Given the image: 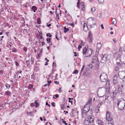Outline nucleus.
<instances>
[{
	"label": "nucleus",
	"mask_w": 125,
	"mask_h": 125,
	"mask_svg": "<svg viewBox=\"0 0 125 125\" xmlns=\"http://www.w3.org/2000/svg\"><path fill=\"white\" fill-rule=\"evenodd\" d=\"M107 60V55L105 54L103 56L102 58L101 61L102 63H104L105 62L106 60Z\"/></svg>",
	"instance_id": "9"
},
{
	"label": "nucleus",
	"mask_w": 125,
	"mask_h": 125,
	"mask_svg": "<svg viewBox=\"0 0 125 125\" xmlns=\"http://www.w3.org/2000/svg\"><path fill=\"white\" fill-rule=\"evenodd\" d=\"M87 23L90 27L93 25H96V20L93 18L91 17L87 19Z\"/></svg>",
	"instance_id": "1"
},
{
	"label": "nucleus",
	"mask_w": 125,
	"mask_h": 125,
	"mask_svg": "<svg viewBox=\"0 0 125 125\" xmlns=\"http://www.w3.org/2000/svg\"><path fill=\"white\" fill-rule=\"evenodd\" d=\"M65 103L63 102L62 103V104H61V109L62 110H64L65 107Z\"/></svg>",
	"instance_id": "20"
},
{
	"label": "nucleus",
	"mask_w": 125,
	"mask_h": 125,
	"mask_svg": "<svg viewBox=\"0 0 125 125\" xmlns=\"http://www.w3.org/2000/svg\"><path fill=\"white\" fill-rule=\"evenodd\" d=\"M92 62V63H94L96 66L98 65L99 64V62L97 56H94L93 57Z\"/></svg>",
	"instance_id": "4"
},
{
	"label": "nucleus",
	"mask_w": 125,
	"mask_h": 125,
	"mask_svg": "<svg viewBox=\"0 0 125 125\" xmlns=\"http://www.w3.org/2000/svg\"><path fill=\"white\" fill-rule=\"evenodd\" d=\"M23 50L24 51L26 52L27 50V48L26 47H24L23 49Z\"/></svg>",
	"instance_id": "45"
},
{
	"label": "nucleus",
	"mask_w": 125,
	"mask_h": 125,
	"mask_svg": "<svg viewBox=\"0 0 125 125\" xmlns=\"http://www.w3.org/2000/svg\"><path fill=\"white\" fill-rule=\"evenodd\" d=\"M112 23L113 25H114L115 26V24L117 23L116 20L114 18L112 19Z\"/></svg>",
	"instance_id": "18"
},
{
	"label": "nucleus",
	"mask_w": 125,
	"mask_h": 125,
	"mask_svg": "<svg viewBox=\"0 0 125 125\" xmlns=\"http://www.w3.org/2000/svg\"><path fill=\"white\" fill-rule=\"evenodd\" d=\"M106 83L107 84H109V80H107L106 82Z\"/></svg>",
	"instance_id": "62"
},
{
	"label": "nucleus",
	"mask_w": 125,
	"mask_h": 125,
	"mask_svg": "<svg viewBox=\"0 0 125 125\" xmlns=\"http://www.w3.org/2000/svg\"><path fill=\"white\" fill-rule=\"evenodd\" d=\"M46 105H48L49 107H50V104H48V103L47 102H46Z\"/></svg>",
	"instance_id": "57"
},
{
	"label": "nucleus",
	"mask_w": 125,
	"mask_h": 125,
	"mask_svg": "<svg viewBox=\"0 0 125 125\" xmlns=\"http://www.w3.org/2000/svg\"><path fill=\"white\" fill-rule=\"evenodd\" d=\"M83 29L84 31H85L88 30L87 26V24L86 23L84 22L83 25Z\"/></svg>",
	"instance_id": "13"
},
{
	"label": "nucleus",
	"mask_w": 125,
	"mask_h": 125,
	"mask_svg": "<svg viewBox=\"0 0 125 125\" xmlns=\"http://www.w3.org/2000/svg\"><path fill=\"white\" fill-rule=\"evenodd\" d=\"M46 125H51V123L49 122H47L46 124Z\"/></svg>",
	"instance_id": "51"
},
{
	"label": "nucleus",
	"mask_w": 125,
	"mask_h": 125,
	"mask_svg": "<svg viewBox=\"0 0 125 125\" xmlns=\"http://www.w3.org/2000/svg\"><path fill=\"white\" fill-rule=\"evenodd\" d=\"M5 86H6V88H7L8 89H9V88L10 87V85L9 84L6 83L5 84Z\"/></svg>",
	"instance_id": "36"
},
{
	"label": "nucleus",
	"mask_w": 125,
	"mask_h": 125,
	"mask_svg": "<svg viewBox=\"0 0 125 125\" xmlns=\"http://www.w3.org/2000/svg\"><path fill=\"white\" fill-rule=\"evenodd\" d=\"M33 87V85L31 84H30L29 85L28 87V88L29 89H31Z\"/></svg>",
	"instance_id": "31"
},
{
	"label": "nucleus",
	"mask_w": 125,
	"mask_h": 125,
	"mask_svg": "<svg viewBox=\"0 0 125 125\" xmlns=\"http://www.w3.org/2000/svg\"><path fill=\"white\" fill-rule=\"evenodd\" d=\"M74 54H75L74 55V56L75 57H76L77 56V55L76 54L77 53L76 52H74Z\"/></svg>",
	"instance_id": "60"
},
{
	"label": "nucleus",
	"mask_w": 125,
	"mask_h": 125,
	"mask_svg": "<svg viewBox=\"0 0 125 125\" xmlns=\"http://www.w3.org/2000/svg\"><path fill=\"white\" fill-rule=\"evenodd\" d=\"M121 99H122L123 100H124V99L123 98H122L120 100H119V101L117 103V105L118 107H118H119L118 106L119 105L120 102L121 101H122Z\"/></svg>",
	"instance_id": "37"
},
{
	"label": "nucleus",
	"mask_w": 125,
	"mask_h": 125,
	"mask_svg": "<svg viewBox=\"0 0 125 125\" xmlns=\"http://www.w3.org/2000/svg\"><path fill=\"white\" fill-rule=\"evenodd\" d=\"M55 37H56V39L57 40H59V38H58V37H57V34L56 33V34L55 35Z\"/></svg>",
	"instance_id": "59"
},
{
	"label": "nucleus",
	"mask_w": 125,
	"mask_h": 125,
	"mask_svg": "<svg viewBox=\"0 0 125 125\" xmlns=\"http://www.w3.org/2000/svg\"><path fill=\"white\" fill-rule=\"evenodd\" d=\"M59 93H61L62 92V91L61 90V87H60L59 88Z\"/></svg>",
	"instance_id": "46"
},
{
	"label": "nucleus",
	"mask_w": 125,
	"mask_h": 125,
	"mask_svg": "<svg viewBox=\"0 0 125 125\" xmlns=\"http://www.w3.org/2000/svg\"><path fill=\"white\" fill-rule=\"evenodd\" d=\"M31 107H33L34 105V103H32L31 104Z\"/></svg>",
	"instance_id": "58"
},
{
	"label": "nucleus",
	"mask_w": 125,
	"mask_h": 125,
	"mask_svg": "<svg viewBox=\"0 0 125 125\" xmlns=\"http://www.w3.org/2000/svg\"><path fill=\"white\" fill-rule=\"evenodd\" d=\"M90 107H88V106L85 107V105L84 106L83 109L82 110V115L83 118L85 117L86 116V113L89 112Z\"/></svg>",
	"instance_id": "2"
},
{
	"label": "nucleus",
	"mask_w": 125,
	"mask_h": 125,
	"mask_svg": "<svg viewBox=\"0 0 125 125\" xmlns=\"http://www.w3.org/2000/svg\"><path fill=\"white\" fill-rule=\"evenodd\" d=\"M82 46L80 44L79 45L78 49L79 51L80 50V49L82 48Z\"/></svg>",
	"instance_id": "44"
},
{
	"label": "nucleus",
	"mask_w": 125,
	"mask_h": 125,
	"mask_svg": "<svg viewBox=\"0 0 125 125\" xmlns=\"http://www.w3.org/2000/svg\"><path fill=\"white\" fill-rule=\"evenodd\" d=\"M119 67L116 66L115 68V70L117 71L119 70Z\"/></svg>",
	"instance_id": "39"
},
{
	"label": "nucleus",
	"mask_w": 125,
	"mask_h": 125,
	"mask_svg": "<svg viewBox=\"0 0 125 125\" xmlns=\"http://www.w3.org/2000/svg\"><path fill=\"white\" fill-rule=\"evenodd\" d=\"M87 50V49L85 47L83 49L82 52L83 54H84L86 53Z\"/></svg>",
	"instance_id": "23"
},
{
	"label": "nucleus",
	"mask_w": 125,
	"mask_h": 125,
	"mask_svg": "<svg viewBox=\"0 0 125 125\" xmlns=\"http://www.w3.org/2000/svg\"><path fill=\"white\" fill-rule=\"evenodd\" d=\"M98 1L99 4H102L104 3V0H98Z\"/></svg>",
	"instance_id": "26"
},
{
	"label": "nucleus",
	"mask_w": 125,
	"mask_h": 125,
	"mask_svg": "<svg viewBox=\"0 0 125 125\" xmlns=\"http://www.w3.org/2000/svg\"><path fill=\"white\" fill-rule=\"evenodd\" d=\"M99 78L101 82H104L107 78V74L104 72H102L99 76Z\"/></svg>",
	"instance_id": "3"
},
{
	"label": "nucleus",
	"mask_w": 125,
	"mask_h": 125,
	"mask_svg": "<svg viewBox=\"0 0 125 125\" xmlns=\"http://www.w3.org/2000/svg\"><path fill=\"white\" fill-rule=\"evenodd\" d=\"M125 106V103H122L120 104V105L119 107H118L119 109L121 110H122L124 108Z\"/></svg>",
	"instance_id": "10"
},
{
	"label": "nucleus",
	"mask_w": 125,
	"mask_h": 125,
	"mask_svg": "<svg viewBox=\"0 0 125 125\" xmlns=\"http://www.w3.org/2000/svg\"><path fill=\"white\" fill-rule=\"evenodd\" d=\"M92 51L91 49L90 50H88L87 52V54L86 56V57H88L90 56V55L92 53Z\"/></svg>",
	"instance_id": "11"
},
{
	"label": "nucleus",
	"mask_w": 125,
	"mask_h": 125,
	"mask_svg": "<svg viewBox=\"0 0 125 125\" xmlns=\"http://www.w3.org/2000/svg\"><path fill=\"white\" fill-rule=\"evenodd\" d=\"M110 115L109 114V112L108 111H107L106 116V119L107 121H112V118H110Z\"/></svg>",
	"instance_id": "5"
},
{
	"label": "nucleus",
	"mask_w": 125,
	"mask_h": 125,
	"mask_svg": "<svg viewBox=\"0 0 125 125\" xmlns=\"http://www.w3.org/2000/svg\"><path fill=\"white\" fill-rule=\"evenodd\" d=\"M116 66L119 67L121 66V64L120 63L116 62Z\"/></svg>",
	"instance_id": "33"
},
{
	"label": "nucleus",
	"mask_w": 125,
	"mask_h": 125,
	"mask_svg": "<svg viewBox=\"0 0 125 125\" xmlns=\"http://www.w3.org/2000/svg\"><path fill=\"white\" fill-rule=\"evenodd\" d=\"M120 79H121L122 80V81L123 82H124V79L125 78V76H124L123 77V78H121L120 77Z\"/></svg>",
	"instance_id": "52"
},
{
	"label": "nucleus",
	"mask_w": 125,
	"mask_h": 125,
	"mask_svg": "<svg viewBox=\"0 0 125 125\" xmlns=\"http://www.w3.org/2000/svg\"><path fill=\"white\" fill-rule=\"evenodd\" d=\"M59 96V95L58 94H56L54 95V96L53 97V98L54 99H56Z\"/></svg>",
	"instance_id": "30"
},
{
	"label": "nucleus",
	"mask_w": 125,
	"mask_h": 125,
	"mask_svg": "<svg viewBox=\"0 0 125 125\" xmlns=\"http://www.w3.org/2000/svg\"><path fill=\"white\" fill-rule=\"evenodd\" d=\"M64 124H65V125H67V124L66 123V122L65 121H62V122Z\"/></svg>",
	"instance_id": "53"
},
{
	"label": "nucleus",
	"mask_w": 125,
	"mask_h": 125,
	"mask_svg": "<svg viewBox=\"0 0 125 125\" xmlns=\"http://www.w3.org/2000/svg\"><path fill=\"white\" fill-rule=\"evenodd\" d=\"M103 102H100L99 104L97 105L98 106V107H100L101 105L102 104Z\"/></svg>",
	"instance_id": "43"
},
{
	"label": "nucleus",
	"mask_w": 125,
	"mask_h": 125,
	"mask_svg": "<svg viewBox=\"0 0 125 125\" xmlns=\"http://www.w3.org/2000/svg\"><path fill=\"white\" fill-rule=\"evenodd\" d=\"M92 36L91 33L90 32H89L88 35L87 40L89 42L91 43L92 42Z\"/></svg>",
	"instance_id": "6"
},
{
	"label": "nucleus",
	"mask_w": 125,
	"mask_h": 125,
	"mask_svg": "<svg viewBox=\"0 0 125 125\" xmlns=\"http://www.w3.org/2000/svg\"><path fill=\"white\" fill-rule=\"evenodd\" d=\"M101 28L102 29H104V27L103 26V25L102 24L101 25Z\"/></svg>",
	"instance_id": "64"
},
{
	"label": "nucleus",
	"mask_w": 125,
	"mask_h": 125,
	"mask_svg": "<svg viewBox=\"0 0 125 125\" xmlns=\"http://www.w3.org/2000/svg\"><path fill=\"white\" fill-rule=\"evenodd\" d=\"M35 75L34 74V73L31 75V78L33 80H34L35 79Z\"/></svg>",
	"instance_id": "29"
},
{
	"label": "nucleus",
	"mask_w": 125,
	"mask_h": 125,
	"mask_svg": "<svg viewBox=\"0 0 125 125\" xmlns=\"http://www.w3.org/2000/svg\"><path fill=\"white\" fill-rule=\"evenodd\" d=\"M118 93H120V92L121 93L122 90L121 88V85H118Z\"/></svg>",
	"instance_id": "22"
},
{
	"label": "nucleus",
	"mask_w": 125,
	"mask_h": 125,
	"mask_svg": "<svg viewBox=\"0 0 125 125\" xmlns=\"http://www.w3.org/2000/svg\"><path fill=\"white\" fill-rule=\"evenodd\" d=\"M81 3L82 5L81 6V8L82 9V10L83 11L84 10V3L83 2H82Z\"/></svg>",
	"instance_id": "21"
},
{
	"label": "nucleus",
	"mask_w": 125,
	"mask_h": 125,
	"mask_svg": "<svg viewBox=\"0 0 125 125\" xmlns=\"http://www.w3.org/2000/svg\"><path fill=\"white\" fill-rule=\"evenodd\" d=\"M113 81V83L114 84H115L117 83V77L116 75H115L114 76Z\"/></svg>",
	"instance_id": "12"
},
{
	"label": "nucleus",
	"mask_w": 125,
	"mask_h": 125,
	"mask_svg": "<svg viewBox=\"0 0 125 125\" xmlns=\"http://www.w3.org/2000/svg\"><path fill=\"white\" fill-rule=\"evenodd\" d=\"M100 107H98V106H97L95 110V112L97 113L99 112V108Z\"/></svg>",
	"instance_id": "24"
},
{
	"label": "nucleus",
	"mask_w": 125,
	"mask_h": 125,
	"mask_svg": "<svg viewBox=\"0 0 125 125\" xmlns=\"http://www.w3.org/2000/svg\"><path fill=\"white\" fill-rule=\"evenodd\" d=\"M34 104H35V107L36 108L38 107L39 105V103H38V100H36L34 102Z\"/></svg>",
	"instance_id": "17"
},
{
	"label": "nucleus",
	"mask_w": 125,
	"mask_h": 125,
	"mask_svg": "<svg viewBox=\"0 0 125 125\" xmlns=\"http://www.w3.org/2000/svg\"><path fill=\"white\" fill-rule=\"evenodd\" d=\"M69 30L68 28H66L65 27H64V32L65 33L66 32Z\"/></svg>",
	"instance_id": "28"
},
{
	"label": "nucleus",
	"mask_w": 125,
	"mask_h": 125,
	"mask_svg": "<svg viewBox=\"0 0 125 125\" xmlns=\"http://www.w3.org/2000/svg\"><path fill=\"white\" fill-rule=\"evenodd\" d=\"M84 65H83L81 70L82 71L84 69Z\"/></svg>",
	"instance_id": "56"
},
{
	"label": "nucleus",
	"mask_w": 125,
	"mask_h": 125,
	"mask_svg": "<svg viewBox=\"0 0 125 125\" xmlns=\"http://www.w3.org/2000/svg\"><path fill=\"white\" fill-rule=\"evenodd\" d=\"M92 98L90 97L89 99L88 100L87 102V103L85 105V107L88 106V107H90L92 104Z\"/></svg>",
	"instance_id": "8"
},
{
	"label": "nucleus",
	"mask_w": 125,
	"mask_h": 125,
	"mask_svg": "<svg viewBox=\"0 0 125 125\" xmlns=\"http://www.w3.org/2000/svg\"><path fill=\"white\" fill-rule=\"evenodd\" d=\"M41 43L42 44V46H43L45 44V43L44 41H43L42 42H41Z\"/></svg>",
	"instance_id": "63"
},
{
	"label": "nucleus",
	"mask_w": 125,
	"mask_h": 125,
	"mask_svg": "<svg viewBox=\"0 0 125 125\" xmlns=\"http://www.w3.org/2000/svg\"><path fill=\"white\" fill-rule=\"evenodd\" d=\"M86 71H85V72H83V75H86L87 76H88V75H87V74H86Z\"/></svg>",
	"instance_id": "61"
},
{
	"label": "nucleus",
	"mask_w": 125,
	"mask_h": 125,
	"mask_svg": "<svg viewBox=\"0 0 125 125\" xmlns=\"http://www.w3.org/2000/svg\"><path fill=\"white\" fill-rule=\"evenodd\" d=\"M56 18H57V19L58 20L59 19V14H56Z\"/></svg>",
	"instance_id": "55"
},
{
	"label": "nucleus",
	"mask_w": 125,
	"mask_h": 125,
	"mask_svg": "<svg viewBox=\"0 0 125 125\" xmlns=\"http://www.w3.org/2000/svg\"><path fill=\"white\" fill-rule=\"evenodd\" d=\"M46 36L47 37H51L52 36V35H51L50 34V33H48L47 34Z\"/></svg>",
	"instance_id": "38"
},
{
	"label": "nucleus",
	"mask_w": 125,
	"mask_h": 125,
	"mask_svg": "<svg viewBox=\"0 0 125 125\" xmlns=\"http://www.w3.org/2000/svg\"><path fill=\"white\" fill-rule=\"evenodd\" d=\"M93 66L91 64H89L87 67V70H91L92 69Z\"/></svg>",
	"instance_id": "16"
},
{
	"label": "nucleus",
	"mask_w": 125,
	"mask_h": 125,
	"mask_svg": "<svg viewBox=\"0 0 125 125\" xmlns=\"http://www.w3.org/2000/svg\"><path fill=\"white\" fill-rule=\"evenodd\" d=\"M32 9L34 12H35L36 10L37 9V7L34 6L32 7Z\"/></svg>",
	"instance_id": "25"
},
{
	"label": "nucleus",
	"mask_w": 125,
	"mask_h": 125,
	"mask_svg": "<svg viewBox=\"0 0 125 125\" xmlns=\"http://www.w3.org/2000/svg\"><path fill=\"white\" fill-rule=\"evenodd\" d=\"M37 22L39 24L41 23V21L40 18H38L37 19Z\"/></svg>",
	"instance_id": "32"
},
{
	"label": "nucleus",
	"mask_w": 125,
	"mask_h": 125,
	"mask_svg": "<svg viewBox=\"0 0 125 125\" xmlns=\"http://www.w3.org/2000/svg\"><path fill=\"white\" fill-rule=\"evenodd\" d=\"M121 53L120 52H117L114 54V56L115 58H116V59L120 58L121 55Z\"/></svg>",
	"instance_id": "7"
},
{
	"label": "nucleus",
	"mask_w": 125,
	"mask_h": 125,
	"mask_svg": "<svg viewBox=\"0 0 125 125\" xmlns=\"http://www.w3.org/2000/svg\"><path fill=\"white\" fill-rule=\"evenodd\" d=\"M15 64L16 66H18L19 65V63L17 61H15Z\"/></svg>",
	"instance_id": "49"
},
{
	"label": "nucleus",
	"mask_w": 125,
	"mask_h": 125,
	"mask_svg": "<svg viewBox=\"0 0 125 125\" xmlns=\"http://www.w3.org/2000/svg\"><path fill=\"white\" fill-rule=\"evenodd\" d=\"M78 72V71L76 70L74 71L73 73V74H76Z\"/></svg>",
	"instance_id": "40"
},
{
	"label": "nucleus",
	"mask_w": 125,
	"mask_h": 125,
	"mask_svg": "<svg viewBox=\"0 0 125 125\" xmlns=\"http://www.w3.org/2000/svg\"><path fill=\"white\" fill-rule=\"evenodd\" d=\"M5 94H6V95L8 96H10L11 94V92L9 91H6Z\"/></svg>",
	"instance_id": "19"
},
{
	"label": "nucleus",
	"mask_w": 125,
	"mask_h": 125,
	"mask_svg": "<svg viewBox=\"0 0 125 125\" xmlns=\"http://www.w3.org/2000/svg\"><path fill=\"white\" fill-rule=\"evenodd\" d=\"M51 39L50 38H47L46 39V41L47 42H48V43L51 42L50 41Z\"/></svg>",
	"instance_id": "35"
},
{
	"label": "nucleus",
	"mask_w": 125,
	"mask_h": 125,
	"mask_svg": "<svg viewBox=\"0 0 125 125\" xmlns=\"http://www.w3.org/2000/svg\"><path fill=\"white\" fill-rule=\"evenodd\" d=\"M89 122L90 123H91L93 122V118H92L91 116L90 117V118H89Z\"/></svg>",
	"instance_id": "27"
},
{
	"label": "nucleus",
	"mask_w": 125,
	"mask_h": 125,
	"mask_svg": "<svg viewBox=\"0 0 125 125\" xmlns=\"http://www.w3.org/2000/svg\"><path fill=\"white\" fill-rule=\"evenodd\" d=\"M47 83L48 84V85H50V83H51V81H47Z\"/></svg>",
	"instance_id": "50"
},
{
	"label": "nucleus",
	"mask_w": 125,
	"mask_h": 125,
	"mask_svg": "<svg viewBox=\"0 0 125 125\" xmlns=\"http://www.w3.org/2000/svg\"><path fill=\"white\" fill-rule=\"evenodd\" d=\"M97 123L98 125H103L104 123L102 120H101L100 119H98L97 120Z\"/></svg>",
	"instance_id": "14"
},
{
	"label": "nucleus",
	"mask_w": 125,
	"mask_h": 125,
	"mask_svg": "<svg viewBox=\"0 0 125 125\" xmlns=\"http://www.w3.org/2000/svg\"><path fill=\"white\" fill-rule=\"evenodd\" d=\"M54 83H55L56 84H59V82H57V81H54Z\"/></svg>",
	"instance_id": "54"
},
{
	"label": "nucleus",
	"mask_w": 125,
	"mask_h": 125,
	"mask_svg": "<svg viewBox=\"0 0 125 125\" xmlns=\"http://www.w3.org/2000/svg\"><path fill=\"white\" fill-rule=\"evenodd\" d=\"M32 113V112H27V115H31V114Z\"/></svg>",
	"instance_id": "47"
},
{
	"label": "nucleus",
	"mask_w": 125,
	"mask_h": 125,
	"mask_svg": "<svg viewBox=\"0 0 125 125\" xmlns=\"http://www.w3.org/2000/svg\"><path fill=\"white\" fill-rule=\"evenodd\" d=\"M12 52H17L16 49L14 48H13L12 49Z\"/></svg>",
	"instance_id": "34"
},
{
	"label": "nucleus",
	"mask_w": 125,
	"mask_h": 125,
	"mask_svg": "<svg viewBox=\"0 0 125 125\" xmlns=\"http://www.w3.org/2000/svg\"><path fill=\"white\" fill-rule=\"evenodd\" d=\"M102 47V44L100 42H98L97 44V49L99 50Z\"/></svg>",
	"instance_id": "15"
},
{
	"label": "nucleus",
	"mask_w": 125,
	"mask_h": 125,
	"mask_svg": "<svg viewBox=\"0 0 125 125\" xmlns=\"http://www.w3.org/2000/svg\"><path fill=\"white\" fill-rule=\"evenodd\" d=\"M84 43H85L82 40L81 41V44H80L82 46H83L84 44Z\"/></svg>",
	"instance_id": "42"
},
{
	"label": "nucleus",
	"mask_w": 125,
	"mask_h": 125,
	"mask_svg": "<svg viewBox=\"0 0 125 125\" xmlns=\"http://www.w3.org/2000/svg\"><path fill=\"white\" fill-rule=\"evenodd\" d=\"M53 107H55V103L54 102H53L51 103Z\"/></svg>",
	"instance_id": "48"
},
{
	"label": "nucleus",
	"mask_w": 125,
	"mask_h": 125,
	"mask_svg": "<svg viewBox=\"0 0 125 125\" xmlns=\"http://www.w3.org/2000/svg\"><path fill=\"white\" fill-rule=\"evenodd\" d=\"M95 9L94 8H91V10L93 12H94L95 10Z\"/></svg>",
	"instance_id": "41"
}]
</instances>
